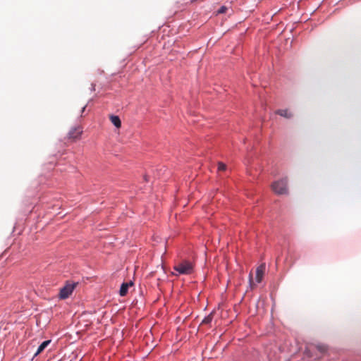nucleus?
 <instances>
[{
    "label": "nucleus",
    "instance_id": "nucleus-1",
    "mask_svg": "<svg viewBox=\"0 0 361 361\" xmlns=\"http://www.w3.org/2000/svg\"><path fill=\"white\" fill-rule=\"evenodd\" d=\"M287 184V178H283L274 182L271 184V189L276 195H287L288 193Z\"/></svg>",
    "mask_w": 361,
    "mask_h": 361
},
{
    "label": "nucleus",
    "instance_id": "nucleus-2",
    "mask_svg": "<svg viewBox=\"0 0 361 361\" xmlns=\"http://www.w3.org/2000/svg\"><path fill=\"white\" fill-rule=\"evenodd\" d=\"M173 269L179 274H190L193 271V265L189 261H183L177 263Z\"/></svg>",
    "mask_w": 361,
    "mask_h": 361
},
{
    "label": "nucleus",
    "instance_id": "nucleus-3",
    "mask_svg": "<svg viewBox=\"0 0 361 361\" xmlns=\"http://www.w3.org/2000/svg\"><path fill=\"white\" fill-rule=\"evenodd\" d=\"M82 133V129L80 126L72 128L68 133V138L75 142L80 138Z\"/></svg>",
    "mask_w": 361,
    "mask_h": 361
},
{
    "label": "nucleus",
    "instance_id": "nucleus-4",
    "mask_svg": "<svg viewBox=\"0 0 361 361\" xmlns=\"http://www.w3.org/2000/svg\"><path fill=\"white\" fill-rule=\"evenodd\" d=\"M75 285L68 283L60 290L59 297L61 299H66L68 298L73 293Z\"/></svg>",
    "mask_w": 361,
    "mask_h": 361
},
{
    "label": "nucleus",
    "instance_id": "nucleus-5",
    "mask_svg": "<svg viewBox=\"0 0 361 361\" xmlns=\"http://www.w3.org/2000/svg\"><path fill=\"white\" fill-rule=\"evenodd\" d=\"M265 264H262L256 269V277L255 280L257 283H261L265 271Z\"/></svg>",
    "mask_w": 361,
    "mask_h": 361
},
{
    "label": "nucleus",
    "instance_id": "nucleus-6",
    "mask_svg": "<svg viewBox=\"0 0 361 361\" xmlns=\"http://www.w3.org/2000/svg\"><path fill=\"white\" fill-rule=\"evenodd\" d=\"M131 286H133V282H131V281L129 283H123L121 285V288H120V291H119L120 295L125 296L128 293V288Z\"/></svg>",
    "mask_w": 361,
    "mask_h": 361
},
{
    "label": "nucleus",
    "instance_id": "nucleus-7",
    "mask_svg": "<svg viewBox=\"0 0 361 361\" xmlns=\"http://www.w3.org/2000/svg\"><path fill=\"white\" fill-rule=\"evenodd\" d=\"M111 122L117 128H119L121 126V121L120 118L118 116L111 115L110 117Z\"/></svg>",
    "mask_w": 361,
    "mask_h": 361
},
{
    "label": "nucleus",
    "instance_id": "nucleus-8",
    "mask_svg": "<svg viewBox=\"0 0 361 361\" xmlns=\"http://www.w3.org/2000/svg\"><path fill=\"white\" fill-rule=\"evenodd\" d=\"M276 114L286 118H290L293 116V114L288 109H279L276 111Z\"/></svg>",
    "mask_w": 361,
    "mask_h": 361
},
{
    "label": "nucleus",
    "instance_id": "nucleus-9",
    "mask_svg": "<svg viewBox=\"0 0 361 361\" xmlns=\"http://www.w3.org/2000/svg\"><path fill=\"white\" fill-rule=\"evenodd\" d=\"M50 343H51L50 340H47V341L42 342V343L39 346L37 352L35 353V356L41 353Z\"/></svg>",
    "mask_w": 361,
    "mask_h": 361
},
{
    "label": "nucleus",
    "instance_id": "nucleus-10",
    "mask_svg": "<svg viewBox=\"0 0 361 361\" xmlns=\"http://www.w3.org/2000/svg\"><path fill=\"white\" fill-rule=\"evenodd\" d=\"M214 312L213 311L208 316L204 317V319L202 321L201 324H209L214 318Z\"/></svg>",
    "mask_w": 361,
    "mask_h": 361
},
{
    "label": "nucleus",
    "instance_id": "nucleus-11",
    "mask_svg": "<svg viewBox=\"0 0 361 361\" xmlns=\"http://www.w3.org/2000/svg\"><path fill=\"white\" fill-rule=\"evenodd\" d=\"M249 284L251 289H254L256 286L255 283L253 282L252 274L250 273L249 274Z\"/></svg>",
    "mask_w": 361,
    "mask_h": 361
},
{
    "label": "nucleus",
    "instance_id": "nucleus-12",
    "mask_svg": "<svg viewBox=\"0 0 361 361\" xmlns=\"http://www.w3.org/2000/svg\"><path fill=\"white\" fill-rule=\"evenodd\" d=\"M317 348L321 353H324L327 350V347L324 345H319L317 346Z\"/></svg>",
    "mask_w": 361,
    "mask_h": 361
},
{
    "label": "nucleus",
    "instance_id": "nucleus-13",
    "mask_svg": "<svg viewBox=\"0 0 361 361\" xmlns=\"http://www.w3.org/2000/svg\"><path fill=\"white\" fill-rule=\"evenodd\" d=\"M226 169V166L224 163L219 162L218 164V170L219 171H225Z\"/></svg>",
    "mask_w": 361,
    "mask_h": 361
},
{
    "label": "nucleus",
    "instance_id": "nucleus-14",
    "mask_svg": "<svg viewBox=\"0 0 361 361\" xmlns=\"http://www.w3.org/2000/svg\"><path fill=\"white\" fill-rule=\"evenodd\" d=\"M227 11V7L223 6L218 11V13H225Z\"/></svg>",
    "mask_w": 361,
    "mask_h": 361
}]
</instances>
